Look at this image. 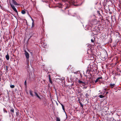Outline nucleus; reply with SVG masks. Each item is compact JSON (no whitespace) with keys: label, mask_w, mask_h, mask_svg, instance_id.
I'll list each match as a JSON object with an SVG mask.
<instances>
[{"label":"nucleus","mask_w":121,"mask_h":121,"mask_svg":"<svg viewBox=\"0 0 121 121\" xmlns=\"http://www.w3.org/2000/svg\"><path fill=\"white\" fill-rule=\"evenodd\" d=\"M25 53L24 54L26 56V58L27 59H28L29 58V53L26 51L25 50Z\"/></svg>","instance_id":"nucleus-1"},{"label":"nucleus","mask_w":121,"mask_h":121,"mask_svg":"<svg viewBox=\"0 0 121 121\" xmlns=\"http://www.w3.org/2000/svg\"><path fill=\"white\" fill-rule=\"evenodd\" d=\"M115 84H110V87L112 88L115 87Z\"/></svg>","instance_id":"nucleus-2"},{"label":"nucleus","mask_w":121,"mask_h":121,"mask_svg":"<svg viewBox=\"0 0 121 121\" xmlns=\"http://www.w3.org/2000/svg\"><path fill=\"white\" fill-rule=\"evenodd\" d=\"M12 1L14 5H18V4L17 3L16 1L14 0H12Z\"/></svg>","instance_id":"nucleus-3"},{"label":"nucleus","mask_w":121,"mask_h":121,"mask_svg":"<svg viewBox=\"0 0 121 121\" xmlns=\"http://www.w3.org/2000/svg\"><path fill=\"white\" fill-rule=\"evenodd\" d=\"M95 31H94L92 33L93 34H94V35H92V37H97L96 36V35L97 34H95Z\"/></svg>","instance_id":"nucleus-4"},{"label":"nucleus","mask_w":121,"mask_h":121,"mask_svg":"<svg viewBox=\"0 0 121 121\" xmlns=\"http://www.w3.org/2000/svg\"><path fill=\"white\" fill-rule=\"evenodd\" d=\"M102 77H99V78H98L96 79V80L95 81V83L97 82L98 81H99V79H102Z\"/></svg>","instance_id":"nucleus-5"},{"label":"nucleus","mask_w":121,"mask_h":121,"mask_svg":"<svg viewBox=\"0 0 121 121\" xmlns=\"http://www.w3.org/2000/svg\"><path fill=\"white\" fill-rule=\"evenodd\" d=\"M48 76H49V82L51 84H52V82L51 78L50 75H49Z\"/></svg>","instance_id":"nucleus-6"},{"label":"nucleus","mask_w":121,"mask_h":121,"mask_svg":"<svg viewBox=\"0 0 121 121\" xmlns=\"http://www.w3.org/2000/svg\"><path fill=\"white\" fill-rule=\"evenodd\" d=\"M69 4H72L74 3L73 0H70L69 2Z\"/></svg>","instance_id":"nucleus-7"},{"label":"nucleus","mask_w":121,"mask_h":121,"mask_svg":"<svg viewBox=\"0 0 121 121\" xmlns=\"http://www.w3.org/2000/svg\"><path fill=\"white\" fill-rule=\"evenodd\" d=\"M11 114L12 115L14 112V110L13 108H12L10 110Z\"/></svg>","instance_id":"nucleus-8"},{"label":"nucleus","mask_w":121,"mask_h":121,"mask_svg":"<svg viewBox=\"0 0 121 121\" xmlns=\"http://www.w3.org/2000/svg\"><path fill=\"white\" fill-rule=\"evenodd\" d=\"M35 95L37 96V97L38 98L40 99V97L39 96V95H38V94L36 92H35Z\"/></svg>","instance_id":"nucleus-9"},{"label":"nucleus","mask_w":121,"mask_h":121,"mask_svg":"<svg viewBox=\"0 0 121 121\" xmlns=\"http://www.w3.org/2000/svg\"><path fill=\"white\" fill-rule=\"evenodd\" d=\"M6 59L7 60H8L9 59V56L8 54H7L6 55Z\"/></svg>","instance_id":"nucleus-10"},{"label":"nucleus","mask_w":121,"mask_h":121,"mask_svg":"<svg viewBox=\"0 0 121 121\" xmlns=\"http://www.w3.org/2000/svg\"><path fill=\"white\" fill-rule=\"evenodd\" d=\"M30 95L32 97L33 96V91H30Z\"/></svg>","instance_id":"nucleus-11"},{"label":"nucleus","mask_w":121,"mask_h":121,"mask_svg":"<svg viewBox=\"0 0 121 121\" xmlns=\"http://www.w3.org/2000/svg\"><path fill=\"white\" fill-rule=\"evenodd\" d=\"M56 121H60V118L58 117H56Z\"/></svg>","instance_id":"nucleus-12"},{"label":"nucleus","mask_w":121,"mask_h":121,"mask_svg":"<svg viewBox=\"0 0 121 121\" xmlns=\"http://www.w3.org/2000/svg\"><path fill=\"white\" fill-rule=\"evenodd\" d=\"M11 5L13 9L15 8L14 5L12 4H11Z\"/></svg>","instance_id":"nucleus-13"},{"label":"nucleus","mask_w":121,"mask_h":121,"mask_svg":"<svg viewBox=\"0 0 121 121\" xmlns=\"http://www.w3.org/2000/svg\"><path fill=\"white\" fill-rule=\"evenodd\" d=\"M11 5L13 9L15 8L14 5L12 4H11Z\"/></svg>","instance_id":"nucleus-14"},{"label":"nucleus","mask_w":121,"mask_h":121,"mask_svg":"<svg viewBox=\"0 0 121 121\" xmlns=\"http://www.w3.org/2000/svg\"><path fill=\"white\" fill-rule=\"evenodd\" d=\"M11 5L13 9L15 8L14 5L12 4H11Z\"/></svg>","instance_id":"nucleus-15"},{"label":"nucleus","mask_w":121,"mask_h":121,"mask_svg":"<svg viewBox=\"0 0 121 121\" xmlns=\"http://www.w3.org/2000/svg\"><path fill=\"white\" fill-rule=\"evenodd\" d=\"M26 13V12L24 10H22V13L23 14H25Z\"/></svg>","instance_id":"nucleus-16"},{"label":"nucleus","mask_w":121,"mask_h":121,"mask_svg":"<svg viewBox=\"0 0 121 121\" xmlns=\"http://www.w3.org/2000/svg\"><path fill=\"white\" fill-rule=\"evenodd\" d=\"M99 97L100 98H102L104 97V96L103 95H99Z\"/></svg>","instance_id":"nucleus-17"},{"label":"nucleus","mask_w":121,"mask_h":121,"mask_svg":"<svg viewBox=\"0 0 121 121\" xmlns=\"http://www.w3.org/2000/svg\"><path fill=\"white\" fill-rule=\"evenodd\" d=\"M95 40V38H94L93 39H92L91 40V41L92 43H93L94 42Z\"/></svg>","instance_id":"nucleus-18"},{"label":"nucleus","mask_w":121,"mask_h":121,"mask_svg":"<svg viewBox=\"0 0 121 121\" xmlns=\"http://www.w3.org/2000/svg\"><path fill=\"white\" fill-rule=\"evenodd\" d=\"M61 105L62 106V109H63V110H65V108H64V105L62 104H61Z\"/></svg>","instance_id":"nucleus-19"},{"label":"nucleus","mask_w":121,"mask_h":121,"mask_svg":"<svg viewBox=\"0 0 121 121\" xmlns=\"http://www.w3.org/2000/svg\"><path fill=\"white\" fill-rule=\"evenodd\" d=\"M10 87L11 88H13L15 86L13 85H11L10 86Z\"/></svg>","instance_id":"nucleus-20"},{"label":"nucleus","mask_w":121,"mask_h":121,"mask_svg":"<svg viewBox=\"0 0 121 121\" xmlns=\"http://www.w3.org/2000/svg\"><path fill=\"white\" fill-rule=\"evenodd\" d=\"M34 26V22H33L32 23V27H33Z\"/></svg>","instance_id":"nucleus-21"},{"label":"nucleus","mask_w":121,"mask_h":121,"mask_svg":"<svg viewBox=\"0 0 121 121\" xmlns=\"http://www.w3.org/2000/svg\"><path fill=\"white\" fill-rule=\"evenodd\" d=\"M15 11V12H17V11L16 9V8H15V9H13Z\"/></svg>","instance_id":"nucleus-22"},{"label":"nucleus","mask_w":121,"mask_h":121,"mask_svg":"<svg viewBox=\"0 0 121 121\" xmlns=\"http://www.w3.org/2000/svg\"><path fill=\"white\" fill-rule=\"evenodd\" d=\"M26 81H25V85H26Z\"/></svg>","instance_id":"nucleus-23"},{"label":"nucleus","mask_w":121,"mask_h":121,"mask_svg":"<svg viewBox=\"0 0 121 121\" xmlns=\"http://www.w3.org/2000/svg\"><path fill=\"white\" fill-rule=\"evenodd\" d=\"M64 2H66L67 1V0H62Z\"/></svg>","instance_id":"nucleus-24"},{"label":"nucleus","mask_w":121,"mask_h":121,"mask_svg":"<svg viewBox=\"0 0 121 121\" xmlns=\"http://www.w3.org/2000/svg\"><path fill=\"white\" fill-rule=\"evenodd\" d=\"M80 104H81V106L82 107H83V105L81 104V103H80Z\"/></svg>","instance_id":"nucleus-25"},{"label":"nucleus","mask_w":121,"mask_h":121,"mask_svg":"<svg viewBox=\"0 0 121 121\" xmlns=\"http://www.w3.org/2000/svg\"><path fill=\"white\" fill-rule=\"evenodd\" d=\"M69 8V7H68V6L66 7L65 8V9H67V8Z\"/></svg>","instance_id":"nucleus-26"},{"label":"nucleus","mask_w":121,"mask_h":121,"mask_svg":"<svg viewBox=\"0 0 121 121\" xmlns=\"http://www.w3.org/2000/svg\"><path fill=\"white\" fill-rule=\"evenodd\" d=\"M31 18V20H32V21H33V22H34L32 18Z\"/></svg>","instance_id":"nucleus-27"},{"label":"nucleus","mask_w":121,"mask_h":121,"mask_svg":"<svg viewBox=\"0 0 121 121\" xmlns=\"http://www.w3.org/2000/svg\"><path fill=\"white\" fill-rule=\"evenodd\" d=\"M80 83H82V82L81 81H80Z\"/></svg>","instance_id":"nucleus-28"},{"label":"nucleus","mask_w":121,"mask_h":121,"mask_svg":"<svg viewBox=\"0 0 121 121\" xmlns=\"http://www.w3.org/2000/svg\"><path fill=\"white\" fill-rule=\"evenodd\" d=\"M106 90V89H105V90Z\"/></svg>","instance_id":"nucleus-29"},{"label":"nucleus","mask_w":121,"mask_h":121,"mask_svg":"<svg viewBox=\"0 0 121 121\" xmlns=\"http://www.w3.org/2000/svg\"><path fill=\"white\" fill-rule=\"evenodd\" d=\"M60 7H61V6H60Z\"/></svg>","instance_id":"nucleus-30"}]
</instances>
